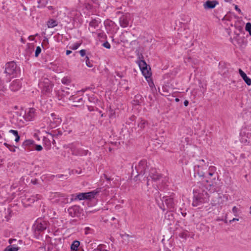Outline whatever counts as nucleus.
<instances>
[{
  "label": "nucleus",
  "instance_id": "62",
  "mask_svg": "<svg viewBox=\"0 0 251 251\" xmlns=\"http://www.w3.org/2000/svg\"><path fill=\"white\" fill-rule=\"evenodd\" d=\"M116 74H117V75H118V76H119L120 77H122V76L120 74V73L119 72L116 73Z\"/></svg>",
  "mask_w": 251,
  "mask_h": 251
},
{
  "label": "nucleus",
  "instance_id": "40",
  "mask_svg": "<svg viewBox=\"0 0 251 251\" xmlns=\"http://www.w3.org/2000/svg\"><path fill=\"white\" fill-rule=\"evenodd\" d=\"M41 49L39 46H38L36 48V49L35 50V56L36 57H38V55H39V54L41 53Z\"/></svg>",
  "mask_w": 251,
  "mask_h": 251
},
{
  "label": "nucleus",
  "instance_id": "58",
  "mask_svg": "<svg viewBox=\"0 0 251 251\" xmlns=\"http://www.w3.org/2000/svg\"><path fill=\"white\" fill-rule=\"evenodd\" d=\"M71 53H72V51L71 50H66V54L67 55H69Z\"/></svg>",
  "mask_w": 251,
  "mask_h": 251
},
{
  "label": "nucleus",
  "instance_id": "31",
  "mask_svg": "<svg viewBox=\"0 0 251 251\" xmlns=\"http://www.w3.org/2000/svg\"><path fill=\"white\" fill-rule=\"evenodd\" d=\"M106 246L103 244L99 245L94 251H107Z\"/></svg>",
  "mask_w": 251,
  "mask_h": 251
},
{
  "label": "nucleus",
  "instance_id": "45",
  "mask_svg": "<svg viewBox=\"0 0 251 251\" xmlns=\"http://www.w3.org/2000/svg\"><path fill=\"white\" fill-rule=\"evenodd\" d=\"M43 149L42 147L39 145H35V150L37 151H41Z\"/></svg>",
  "mask_w": 251,
  "mask_h": 251
},
{
  "label": "nucleus",
  "instance_id": "32",
  "mask_svg": "<svg viewBox=\"0 0 251 251\" xmlns=\"http://www.w3.org/2000/svg\"><path fill=\"white\" fill-rule=\"evenodd\" d=\"M165 219L169 221H173L174 220V215L171 211L167 212L165 215Z\"/></svg>",
  "mask_w": 251,
  "mask_h": 251
},
{
  "label": "nucleus",
  "instance_id": "3",
  "mask_svg": "<svg viewBox=\"0 0 251 251\" xmlns=\"http://www.w3.org/2000/svg\"><path fill=\"white\" fill-rule=\"evenodd\" d=\"M20 73V68L15 62L11 61L6 64L4 73L6 76H8L6 82L9 81L11 78L17 76Z\"/></svg>",
  "mask_w": 251,
  "mask_h": 251
},
{
  "label": "nucleus",
  "instance_id": "44",
  "mask_svg": "<svg viewBox=\"0 0 251 251\" xmlns=\"http://www.w3.org/2000/svg\"><path fill=\"white\" fill-rule=\"evenodd\" d=\"M56 177L58 178H61V179H67V176L64 175H57L56 176Z\"/></svg>",
  "mask_w": 251,
  "mask_h": 251
},
{
  "label": "nucleus",
  "instance_id": "7",
  "mask_svg": "<svg viewBox=\"0 0 251 251\" xmlns=\"http://www.w3.org/2000/svg\"><path fill=\"white\" fill-rule=\"evenodd\" d=\"M150 178L154 181H157L161 179L162 183H165L166 179L162 178V176L155 168H151L150 170L149 176L147 178V184L149 185Z\"/></svg>",
  "mask_w": 251,
  "mask_h": 251
},
{
  "label": "nucleus",
  "instance_id": "17",
  "mask_svg": "<svg viewBox=\"0 0 251 251\" xmlns=\"http://www.w3.org/2000/svg\"><path fill=\"white\" fill-rule=\"evenodd\" d=\"M69 100L74 102L73 105L75 107L82 105L84 103L82 98L79 97L71 96L69 98Z\"/></svg>",
  "mask_w": 251,
  "mask_h": 251
},
{
  "label": "nucleus",
  "instance_id": "20",
  "mask_svg": "<svg viewBox=\"0 0 251 251\" xmlns=\"http://www.w3.org/2000/svg\"><path fill=\"white\" fill-rule=\"evenodd\" d=\"M239 73L246 83L248 85H250L251 84V79L247 76L246 74L241 69L239 70Z\"/></svg>",
  "mask_w": 251,
  "mask_h": 251
},
{
  "label": "nucleus",
  "instance_id": "42",
  "mask_svg": "<svg viewBox=\"0 0 251 251\" xmlns=\"http://www.w3.org/2000/svg\"><path fill=\"white\" fill-rule=\"evenodd\" d=\"M4 133L3 131H0V143H2L3 141H5V139L3 138Z\"/></svg>",
  "mask_w": 251,
  "mask_h": 251
},
{
  "label": "nucleus",
  "instance_id": "24",
  "mask_svg": "<svg viewBox=\"0 0 251 251\" xmlns=\"http://www.w3.org/2000/svg\"><path fill=\"white\" fill-rule=\"evenodd\" d=\"M139 66L142 73H144L145 71L146 70V68L147 67V65L146 62L144 60L139 61Z\"/></svg>",
  "mask_w": 251,
  "mask_h": 251
},
{
  "label": "nucleus",
  "instance_id": "27",
  "mask_svg": "<svg viewBox=\"0 0 251 251\" xmlns=\"http://www.w3.org/2000/svg\"><path fill=\"white\" fill-rule=\"evenodd\" d=\"M58 25L57 22L53 19H50L47 25L49 28H53Z\"/></svg>",
  "mask_w": 251,
  "mask_h": 251
},
{
  "label": "nucleus",
  "instance_id": "53",
  "mask_svg": "<svg viewBox=\"0 0 251 251\" xmlns=\"http://www.w3.org/2000/svg\"><path fill=\"white\" fill-rule=\"evenodd\" d=\"M239 221V219H237V218H233L232 219V220H230L229 221V223H231L234 221Z\"/></svg>",
  "mask_w": 251,
  "mask_h": 251
},
{
  "label": "nucleus",
  "instance_id": "11",
  "mask_svg": "<svg viewBox=\"0 0 251 251\" xmlns=\"http://www.w3.org/2000/svg\"><path fill=\"white\" fill-rule=\"evenodd\" d=\"M100 191L98 189L95 190L87 193H81L77 195L76 198L79 200H91L94 198L95 195L98 194Z\"/></svg>",
  "mask_w": 251,
  "mask_h": 251
},
{
  "label": "nucleus",
  "instance_id": "25",
  "mask_svg": "<svg viewBox=\"0 0 251 251\" xmlns=\"http://www.w3.org/2000/svg\"><path fill=\"white\" fill-rule=\"evenodd\" d=\"M80 245L79 241L75 240L73 241L71 246V249L72 251H76L78 250V248Z\"/></svg>",
  "mask_w": 251,
  "mask_h": 251
},
{
  "label": "nucleus",
  "instance_id": "16",
  "mask_svg": "<svg viewBox=\"0 0 251 251\" xmlns=\"http://www.w3.org/2000/svg\"><path fill=\"white\" fill-rule=\"evenodd\" d=\"M100 23V19H94L92 20L89 23V30L92 33H95V29L99 27V24Z\"/></svg>",
  "mask_w": 251,
  "mask_h": 251
},
{
  "label": "nucleus",
  "instance_id": "19",
  "mask_svg": "<svg viewBox=\"0 0 251 251\" xmlns=\"http://www.w3.org/2000/svg\"><path fill=\"white\" fill-rule=\"evenodd\" d=\"M218 4L217 0H207L203 3V7L205 9H213Z\"/></svg>",
  "mask_w": 251,
  "mask_h": 251
},
{
  "label": "nucleus",
  "instance_id": "38",
  "mask_svg": "<svg viewBox=\"0 0 251 251\" xmlns=\"http://www.w3.org/2000/svg\"><path fill=\"white\" fill-rule=\"evenodd\" d=\"M85 63H86V65L88 67H92L93 66V65L91 63V61H90L89 57L88 56H86L85 57Z\"/></svg>",
  "mask_w": 251,
  "mask_h": 251
},
{
  "label": "nucleus",
  "instance_id": "30",
  "mask_svg": "<svg viewBox=\"0 0 251 251\" xmlns=\"http://www.w3.org/2000/svg\"><path fill=\"white\" fill-rule=\"evenodd\" d=\"M147 123V121H145V120L142 119H139L138 124V126L140 128L143 129L145 127Z\"/></svg>",
  "mask_w": 251,
  "mask_h": 251
},
{
  "label": "nucleus",
  "instance_id": "23",
  "mask_svg": "<svg viewBox=\"0 0 251 251\" xmlns=\"http://www.w3.org/2000/svg\"><path fill=\"white\" fill-rule=\"evenodd\" d=\"M34 142V141L32 140H26L23 142L22 147L25 148V150H26V148H29L31 146L33 145Z\"/></svg>",
  "mask_w": 251,
  "mask_h": 251
},
{
  "label": "nucleus",
  "instance_id": "55",
  "mask_svg": "<svg viewBox=\"0 0 251 251\" xmlns=\"http://www.w3.org/2000/svg\"><path fill=\"white\" fill-rule=\"evenodd\" d=\"M49 135L50 136V137H51V139L52 140V143H53V144L55 143V140L53 139V136H52V135L51 133H49Z\"/></svg>",
  "mask_w": 251,
  "mask_h": 251
},
{
  "label": "nucleus",
  "instance_id": "46",
  "mask_svg": "<svg viewBox=\"0 0 251 251\" xmlns=\"http://www.w3.org/2000/svg\"><path fill=\"white\" fill-rule=\"evenodd\" d=\"M238 210V208H237V207H236V206H234V207L232 208V212L234 213V215H235V216H237L236 213H237Z\"/></svg>",
  "mask_w": 251,
  "mask_h": 251
},
{
  "label": "nucleus",
  "instance_id": "15",
  "mask_svg": "<svg viewBox=\"0 0 251 251\" xmlns=\"http://www.w3.org/2000/svg\"><path fill=\"white\" fill-rule=\"evenodd\" d=\"M50 126L52 128H54L59 125L61 122V119L58 116L54 114H51V119H50Z\"/></svg>",
  "mask_w": 251,
  "mask_h": 251
},
{
  "label": "nucleus",
  "instance_id": "60",
  "mask_svg": "<svg viewBox=\"0 0 251 251\" xmlns=\"http://www.w3.org/2000/svg\"><path fill=\"white\" fill-rule=\"evenodd\" d=\"M21 42L24 44V43H25V41L24 39V38L23 37H21Z\"/></svg>",
  "mask_w": 251,
  "mask_h": 251
},
{
  "label": "nucleus",
  "instance_id": "61",
  "mask_svg": "<svg viewBox=\"0 0 251 251\" xmlns=\"http://www.w3.org/2000/svg\"><path fill=\"white\" fill-rule=\"evenodd\" d=\"M13 241H16V240L10 239L9 240V243L11 244Z\"/></svg>",
  "mask_w": 251,
  "mask_h": 251
},
{
  "label": "nucleus",
  "instance_id": "37",
  "mask_svg": "<svg viewBox=\"0 0 251 251\" xmlns=\"http://www.w3.org/2000/svg\"><path fill=\"white\" fill-rule=\"evenodd\" d=\"M80 43H75L72 45L71 46H70V49L73 50H75L78 48V47L80 46Z\"/></svg>",
  "mask_w": 251,
  "mask_h": 251
},
{
  "label": "nucleus",
  "instance_id": "21",
  "mask_svg": "<svg viewBox=\"0 0 251 251\" xmlns=\"http://www.w3.org/2000/svg\"><path fill=\"white\" fill-rule=\"evenodd\" d=\"M208 165H206L205 163V161L203 159H201L198 161V164L197 166H195V168L197 167L198 168V170H206Z\"/></svg>",
  "mask_w": 251,
  "mask_h": 251
},
{
  "label": "nucleus",
  "instance_id": "33",
  "mask_svg": "<svg viewBox=\"0 0 251 251\" xmlns=\"http://www.w3.org/2000/svg\"><path fill=\"white\" fill-rule=\"evenodd\" d=\"M61 82L64 84L68 85L71 83V79L70 77L65 76L62 79Z\"/></svg>",
  "mask_w": 251,
  "mask_h": 251
},
{
  "label": "nucleus",
  "instance_id": "47",
  "mask_svg": "<svg viewBox=\"0 0 251 251\" xmlns=\"http://www.w3.org/2000/svg\"><path fill=\"white\" fill-rule=\"evenodd\" d=\"M103 176L105 178V179L107 181H109L110 180H113V178H111L110 177H108L106 175L103 174Z\"/></svg>",
  "mask_w": 251,
  "mask_h": 251
},
{
  "label": "nucleus",
  "instance_id": "18",
  "mask_svg": "<svg viewBox=\"0 0 251 251\" xmlns=\"http://www.w3.org/2000/svg\"><path fill=\"white\" fill-rule=\"evenodd\" d=\"M129 15L126 14L123 15L119 19L120 25L123 27H126L129 24Z\"/></svg>",
  "mask_w": 251,
  "mask_h": 251
},
{
  "label": "nucleus",
  "instance_id": "49",
  "mask_svg": "<svg viewBox=\"0 0 251 251\" xmlns=\"http://www.w3.org/2000/svg\"><path fill=\"white\" fill-rule=\"evenodd\" d=\"M47 139H48L49 141H47V143H45V144H47V143H48L49 144H50V139H49V138H48V137H44V141L45 142H46V140H47Z\"/></svg>",
  "mask_w": 251,
  "mask_h": 251
},
{
  "label": "nucleus",
  "instance_id": "43",
  "mask_svg": "<svg viewBox=\"0 0 251 251\" xmlns=\"http://www.w3.org/2000/svg\"><path fill=\"white\" fill-rule=\"evenodd\" d=\"M103 46L106 48V49H108L111 48L110 44L107 41L105 42L103 44Z\"/></svg>",
  "mask_w": 251,
  "mask_h": 251
},
{
  "label": "nucleus",
  "instance_id": "63",
  "mask_svg": "<svg viewBox=\"0 0 251 251\" xmlns=\"http://www.w3.org/2000/svg\"><path fill=\"white\" fill-rule=\"evenodd\" d=\"M226 2H231L232 0H224Z\"/></svg>",
  "mask_w": 251,
  "mask_h": 251
},
{
  "label": "nucleus",
  "instance_id": "52",
  "mask_svg": "<svg viewBox=\"0 0 251 251\" xmlns=\"http://www.w3.org/2000/svg\"><path fill=\"white\" fill-rule=\"evenodd\" d=\"M88 109L90 111H92L94 110V107L91 106H88Z\"/></svg>",
  "mask_w": 251,
  "mask_h": 251
},
{
  "label": "nucleus",
  "instance_id": "54",
  "mask_svg": "<svg viewBox=\"0 0 251 251\" xmlns=\"http://www.w3.org/2000/svg\"><path fill=\"white\" fill-rule=\"evenodd\" d=\"M188 104H189V101L188 100H185L184 101V105L185 106H187L188 105Z\"/></svg>",
  "mask_w": 251,
  "mask_h": 251
},
{
  "label": "nucleus",
  "instance_id": "59",
  "mask_svg": "<svg viewBox=\"0 0 251 251\" xmlns=\"http://www.w3.org/2000/svg\"><path fill=\"white\" fill-rule=\"evenodd\" d=\"M48 9L49 10H53L54 9L53 7L52 6H49L48 7Z\"/></svg>",
  "mask_w": 251,
  "mask_h": 251
},
{
  "label": "nucleus",
  "instance_id": "26",
  "mask_svg": "<svg viewBox=\"0 0 251 251\" xmlns=\"http://www.w3.org/2000/svg\"><path fill=\"white\" fill-rule=\"evenodd\" d=\"M94 34H97L98 37L99 38L100 40L104 39L106 36L104 32L98 29H97L96 32L95 31V33H94Z\"/></svg>",
  "mask_w": 251,
  "mask_h": 251
},
{
  "label": "nucleus",
  "instance_id": "29",
  "mask_svg": "<svg viewBox=\"0 0 251 251\" xmlns=\"http://www.w3.org/2000/svg\"><path fill=\"white\" fill-rule=\"evenodd\" d=\"M219 67L221 70V73L225 75L227 72L228 70L226 67L225 66V64L224 63L220 62L219 63Z\"/></svg>",
  "mask_w": 251,
  "mask_h": 251
},
{
  "label": "nucleus",
  "instance_id": "12",
  "mask_svg": "<svg viewBox=\"0 0 251 251\" xmlns=\"http://www.w3.org/2000/svg\"><path fill=\"white\" fill-rule=\"evenodd\" d=\"M147 167V162L145 160H141L137 166H135V169L137 171V173L138 174L136 176L134 177V179L136 180V178L138 175H144L145 173V171Z\"/></svg>",
  "mask_w": 251,
  "mask_h": 251
},
{
  "label": "nucleus",
  "instance_id": "51",
  "mask_svg": "<svg viewBox=\"0 0 251 251\" xmlns=\"http://www.w3.org/2000/svg\"><path fill=\"white\" fill-rule=\"evenodd\" d=\"M235 10L238 11L239 13H240L241 12V11L240 10V9L238 7L237 5H235Z\"/></svg>",
  "mask_w": 251,
  "mask_h": 251
},
{
  "label": "nucleus",
  "instance_id": "50",
  "mask_svg": "<svg viewBox=\"0 0 251 251\" xmlns=\"http://www.w3.org/2000/svg\"><path fill=\"white\" fill-rule=\"evenodd\" d=\"M47 139H48L49 141H47V143H45V144H47V143H48L49 144H50V139H49V138H48V137H44V141L45 142H46V140H47Z\"/></svg>",
  "mask_w": 251,
  "mask_h": 251
},
{
  "label": "nucleus",
  "instance_id": "64",
  "mask_svg": "<svg viewBox=\"0 0 251 251\" xmlns=\"http://www.w3.org/2000/svg\"><path fill=\"white\" fill-rule=\"evenodd\" d=\"M181 214L184 217V216H185L186 213H183L181 212Z\"/></svg>",
  "mask_w": 251,
  "mask_h": 251
},
{
  "label": "nucleus",
  "instance_id": "34",
  "mask_svg": "<svg viewBox=\"0 0 251 251\" xmlns=\"http://www.w3.org/2000/svg\"><path fill=\"white\" fill-rule=\"evenodd\" d=\"M4 145L7 147L9 151H10L12 152H15L16 151V147L15 146H12L11 145L8 144L6 143H4Z\"/></svg>",
  "mask_w": 251,
  "mask_h": 251
},
{
  "label": "nucleus",
  "instance_id": "35",
  "mask_svg": "<svg viewBox=\"0 0 251 251\" xmlns=\"http://www.w3.org/2000/svg\"><path fill=\"white\" fill-rule=\"evenodd\" d=\"M27 51L29 53H31L32 52V51H33L34 50V46L29 44V43H28L27 44Z\"/></svg>",
  "mask_w": 251,
  "mask_h": 251
},
{
  "label": "nucleus",
  "instance_id": "36",
  "mask_svg": "<svg viewBox=\"0 0 251 251\" xmlns=\"http://www.w3.org/2000/svg\"><path fill=\"white\" fill-rule=\"evenodd\" d=\"M245 29L249 32L250 36H251V23H247L246 25Z\"/></svg>",
  "mask_w": 251,
  "mask_h": 251
},
{
  "label": "nucleus",
  "instance_id": "39",
  "mask_svg": "<svg viewBox=\"0 0 251 251\" xmlns=\"http://www.w3.org/2000/svg\"><path fill=\"white\" fill-rule=\"evenodd\" d=\"M18 248L15 246H9L7 247L6 249L8 251H17L18 250Z\"/></svg>",
  "mask_w": 251,
  "mask_h": 251
},
{
  "label": "nucleus",
  "instance_id": "2",
  "mask_svg": "<svg viewBox=\"0 0 251 251\" xmlns=\"http://www.w3.org/2000/svg\"><path fill=\"white\" fill-rule=\"evenodd\" d=\"M157 187L158 190H156V192L154 193V197L158 205H160L159 201H161L162 206H160V208L163 210H165L166 209L165 206V205L167 208L169 209H173L175 207V203L172 196H164L162 198H161V194H160L159 192L158 191V190H163L165 188V186L163 184H159L157 186Z\"/></svg>",
  "mask_w": 251,
  "mask_h": 251
},
{
  "label": "nucleus",
  "instance_id": "41",
  "mask_svg": "<svg viewBox=\"0 0 251 251\" xmlns=\"http://www.w3.org/2000/svg\"><path fill=\"white\" fill-rule=\"evenodd\" d=\"M143 74L146 78L150 77L151 73H150V71L148 70L147 67L146 68V70L145 71V73H143Z\"/></svg>",
  "mask_w": 251,
  "mask_h": 251
},
{
  "label": "nucleus",
  "instance_id": "9",
  "mask_svg": "<svg viewBox=\"0 0 251 251\" xmlns=\"http://www.w3.org/2000/svg\"><path fill=\"white\" fill-rule=\"evenodd\" d=\"M216 168L214 166H210L208 168V170L206 172H204L203 170H198V174L202 177L210 178L212 176H214L213 179H215L217 176V174L216 173Z\"/></svg>",
  "mask_w": 251,
  "mask_h": 251
},
{
  "label": "nucleus",
  "instance_id": "56",
  "mask_svg": "<svg viewBox=\"0 0 251 251\" xmlns=\"http://www.w3.org/2000/svg\"><path fill=\"white\" fill-rule=\"evenodd\" d=\"M28 39L31 41H33L34 39V38L33 36H29L28 37Z\"/></svg>",
  "mask_w": 251,
  "mask_h": 251
},
{
  "label": "nucleus",
  "instance_id": "4",
  "mask_svg": "<svg viewBox=\"0 0 251 251\" xmlns=\"http://www.w3.org/2000/svg\"><path fill=\"white\" fill-rule=\"evenodd\" d=\"M240 141L245 145L251 144V125L243 127L240 132Z\"/></svg>",
  "mask_w": 251,
  "mask_h": 251
},
{
  "label": "nucleus",
  "instance_id": "5",
  "mask_svg": "<svg viewBox=\"0 0 251 251\" xmlns=\"http://www.w3.org/2000/svg\"><path fill=\"white\" fill-rule=\"evenodd\" d=\"M48 226V223L47 221L43 220H38L33 225V230L34 234L37 238H39V235L41 232L46 230Z\"/></svg>",
  "mask_w": 251,
  "mask_h": 251
},
{
  "label": "nucleus",
  "instance_id": "57",
  "mask_svg": "<svg viewBox=\"0 0 251 251\" xmlns=\"http://www.w3.org/2000/svg\"><path fill=\"white\" fill-rule=\"evenodd\" d=\"M149 85L151 87H153V86H154L152 81H151V82H149Z\"/></svg>",
  "mask_w": 251,
  "mask_h": 251
},
{
  "label": "nucleus",
  "instance_id": "22",
  "mask_svg": "<svg viewBox=\"0 0 251 251\" xmlns=\"http://www.w3.org/2000/svg\"><path fill=\"white\" fill-rule=\"evenodd\" d=\"M232 43L235 45L236 44H238L239 46H241L242 44H244V39L239 36V35H237L233 39Z\"/></svg>",
  "mask_w": 251,
  "mask_h": 251
},
{
  "label": "nucleus",
  "instance_id": "28",
  "mask_svg": "<svg viewBox=\"0 0 251 251\" xmlns=\"http://www.w3.org/2000/svg\"><path fill=\"white\" fill-rule=\"evenodd\" d=\"M9 132L13 134L14 135V137H15V141L16 142H18L19 141L20 137L17 130L11 129L9 131Z\"/></svg>",
  "mask_w": 251,
  "mask_h": 251
},
{
  "label": "nucleus",
  "instance_id": "1",
  "mask_svg": "<svg viewBox=\"0 0 251 251\" xmlns=\"http://www.w3.org/2000/svg\"><path fill=\"white\" fill-rule=\"evenodd\" d=\"M207 188L201 182L198 183L194 190V200L192 205L197 206L202 203L208 200L209 194L207 191Z\"/></svg>",
  "mask_w": 251,
  "mask_h": 251
},
{
  "label": "nucleus",
  "instance_id": "6",
  "mask_svg": "<svg viewBox=\"0 0 251 251\" xmlns=\"http://www.w3.org/2000/svg\"><path fill=\"white\" fill-rule=\"evenodd\" d=\"M36 116V110L34 108H30L27 111L25 112L24 116H20L18 120L19 121V124H24L25 121L28 122L33 121Z\"/></svg>",
  "mask_w": 251,
  "mask_h": 251
},
{
  "label": "nucleus",
  "instance_id": "13",
  "mask_svg": "<svg viewBox=\"0 0 251 251\" xmlns=\"http://www.w3.org/2000/svg\"><path fill=\"white\" fill-rule=\"evenodd\" d=\"M68 212L72 217H79L81 214L82 209L78 205H74L68 209Z\"/></svg>",
  "mask_w": 251,
  "mask_h": 251
},
{
  "label": "nucleus",
  "instance_id": "14",
  "mask_svg": "<svg viewBox=\"0 0 251 251\" xmlns=\"http://www.w3.org/2000/svg\"><path fill=\"white\" fill-rule=\"evenodd\" d=\"M22 86V82L20 79L13 80L9 85V89L13 92L19 90Z\"/></svg>",
  "mask_w": 251,
  "mask_h": 251
},
{
  "label": "nucleus",
  "instance_id": "10",
  "mask_svg": "<svg viewBox=\"0 0 251 251\" xmlns=\"http://www.w3.org/2000/svg\"><path fill=\"white\" fill-rule=\"evenodd\" d=\"M38 85L44 94L50 93L52 91V85L50 80L47 78H42Z\"/></svg>",
  "mask_w": 251,
  "mask_h": 251
},
{
  "label": "nucleus",
  "instance_id": "48",
  "mask_svg": "<svg viewBox=\"0 0 251 251\" xmlns=\"http://www.w3.org/2000/svg\"><path fill=\"white\" fill-rule=\"evenodd\" d=\"M79 53L81 56H84L86 54V50H81L79 51Z\"/></svg>",
  "mask_w": 251,
  "mask_h": 251
},
{
  "label": "nucleus",
  "instance_id": "8",
  "mask_svg": "<svg viewBox=\"0 0 251 251\" xmlns=\"http://www.w3.org/2000/svg\"><path fill=\"white\" fill-rule=\"evenodd\" d=\"M64 147L69 148L72 152V154L74 155H87L88 153V150H85L81 148H79L74 144H69L65 146Z\"/></svg>",
  "mask_w": 251,
  "mask_h": 251
}]
</instances>
